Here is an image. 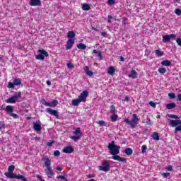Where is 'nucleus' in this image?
Returning <instances> with one entry per match:
<instances>
[{"mask_svg": "<svg viewBox=\"0 0 181 181\" xmlns=\"http://www.w3.org/2000/svg\"><path fill=\"white\" fill-rule=\"evenodd\" d=\"M10 115H11V117H13V118H16V119L19 118V115H16V113L11 112V113L10 114Z\"/></svg>", "mask_w": 181, "mask_h": 181, "instance_id": "44", "label": "nucleus"}, {"mask_svg": "<svg viewBox=\"0 0 181 181\" xmlns=\"http://www.w3.org/2000/svg\"><path fill=\"white\" fill-rule=\"evenodd\" d=\"M33 129L35 131H36V132H40V131H42V123L40 122V120H37L33 123Z\"/></svg>", "mask_w": 181, "mask_h": 181, "instance_id": "11", "label": "nucleus"}, {"mask_svg": "<svg viewBox=\"0 0 181 181\" xmlns=\"http://www.w3.org/2000/svg\"><path fill=\"white\" fill-rule=\"evenodd\" d=\"M144 124H146L147 126L152 125V121L151 120V118L147 117L146 120L143 121Z\"/></svg>", "mask_w": 181, "mask_h": 181, "instance_id": "28", "label": "nucleus"}, {"mask_svg": "<svg viewBox=\"0 0 181 181\" xmlns=\"http://www.w3.org/2000/svg\"><path fill=\"white\" fill-rule=\"evenodd\" d=\"M54 156H60V151L59 150H56L54 151Z\"/></svg>", "mask_w": 181, "mask_h": 181, "instance_id": "45", "label": "nucleus"}, {"mask_svg": "<svg viewBox=\"0 0 181 181\" xmlns=\"http://www.w3.org/2000/svg\"><path fill=\"white\" fill-rule=\"evenodd\" d=\"M166 169L168 172H172L173 168L172 167V165H169Z\"/></svg>", "mask_w": 181, "mask_h": 181, "instance_id": "52", "label": "nucleus"}, {"mask_svg": "<svg viewBox=\"0 0 181 181\" xmlns=\"http://www.w3.org/2000/svg\"><path fill=\"white\" fill-rule=\"evenodd\" d=\"M67 36L69 39H73V37H76V33L74 31H69L68 32Z\"/></svg>", "mask_w": 181, "mask_h": 181, "instance_id": "25", "label": "nucleus"}, {"mask_svg": "<svg viewBox=\"0 0 181 181\" xmlns=\"http://www.w3.org/2000/svg\"><path fill=\"white\" fill-rule=\"evenodd\" d=\"M110 119L112 122H115L118 119V115L113 113V115L110 117Z\"/></svg>", "mask_w": 181, "mask_h": 181, "instance_id": "29", "label": "nucleus"}, {"mask_svg": "<svg viewBox=\"0 0 181 181\" xmlns=\"http://www.w3.org/2000/svg\"><path fill=\"white\" fill-rule=\"evenodd\" d=\"M107 148L110 151V154L113 156L112 159H114V160H118L119 162H127V158L118 156L121 146H116L115 141H112V142L109 144Z\"/></svg>", "mask_w": 181, "mask_h": 181, "instance_id": "1", "label": "nucleus"}, {"mask_svg": "<svg viewBox=\"0 0 181 181\" xmlns=\"http://www.w3.org/2000/svg\"><path fill=\"white\" fill-rule=\"evenodd\" d=\"M30 6H40L42 5V1L40 0H30Z\"/></svg>", "mask_w": 181, "mask_h": 181, "instance_id": "15", "label": "nucleus"}, {"mask_svg": "<svg viewBox=\"0 0 181 181\" xmlns=\"http://www.w3.org/2000/svg\"><path fill=\"white\" fill-rule=\"evenodd\" d=\"M93 53H94L95 54H98V53H100V51H97V49H94L93 51Z\"/></svg>", "mask_w": 181, "mask_h": 181, "instance_id": "55", "label": "nucleus"}, {"mask_svg": "<svg viewBox=\"0 0 181 181\" xmlns=\"http://www.w3.org/2000/svg\"><path fill=\"white\" fill-rule=\"evenodd\" d=\"M87 177H88V179H91V178L94 177V175H87Z\"/></svg>", "mask_w": 181, "mask_h": 181, "instance_id": "57", "label": "nucleus"}, {"mask_svg": "<svg viewBox=\"0 0 181 181\" xmlns=\"http://www.w3.org/2000/svg\"><path fill=\"white\" fill-rule=\"evenodd\" d=\"M56 169H57V170H59V172L62 171V170H63V168H60V167H57Z\"/></svg>", "mask_w": 181, "mask_h": 181, "instance_id": "59", "label": "nucleus"}, {"mask_svg": "<svg viewBox=\"0 0 181 181\" xmlns=\"http://www.w3.org/2000/svg\"><path fill=\"white\" fill-rule=\"evenodd\" d=\"M77 47L80 49V50H86L87 49V45L83 44V43H79L77 45Z\"/></svg>", "mask_w": 181, "mask_h": 181, "instance_id": "23", "label": "nucleus"}, {"mask_svg": "<svg viewBox=\"0 0 181 181\" xmlns=\"http://www.w3.org/2000/svg\"><path fill=\"white\" fill-rule=\"evenodd\" d=\"M124 100L127 101V102L129 101V98L126 96L125 98H124Z\"/></svg>", "mask_w": 181, "mask_h": 181, "instance_id": "62", "label": "nucleus"}, {"mask_svg": "<svg viewBox=\"0 0 181 181\" xmlns=\"http://www.w3.org/2000/svg\"><path fill=\"white\" fill-rule=\"evenodd\" d=\"M176 35L170 34L163 36V43H169L170 42V39H175Z\"/></svg>", "mask_w": 181, "mask_h": 181, "instance_id": "10", "label": "nucleus"}, {"mask_svg": "<svg viewBox=\"0 0 181 181\" xmlns=\"http://www.w3.org/2000/svg\"><path fill=\"white\" fill-rule=\"evenodd\" d=\"M107 4L108 5H114L115 4V0H108Z\"/></svg>", "mask_w": 181, "mask_h": 181, "instance_id": "49", "label": "nucleus"}, {"mask_svg": "<svg viewBox=\"0 0 181 181\" xmlns=\"http://www.w3.org/2000/svg\"><path fill=\"white\" fill-rule=\"evenodd\" d=\"M83 70L86 74V76H89V77H91V76H93V74H94V73H93L91 71H90V68H88V66H85L83 68Z\"/></svg>", "mask_w": 181, "mask_h": 181, "instance_id": "17", "label": "nucleus"}, {"mask_svg": "<svg viewBox=\"0 0 181 181\" xmlns=\"http://www.w3.org/2000/svg\"><path fill=\"white\" fill-rule=\"evenodd\" d=\"M66 66H67L68 69H74V65H73V64H71V63L66 64Z\"/></svg>", "mask_w": 181, "mask_h": 181, "instance_id": "47", "label": "nucleus"}, {"mask_svg": "<svg viewBox=\"0 0 181 181\" xmlns=\"http://www.w3.org/2000/svg\"><path fill=\"white\" fill-rule=\"evenodd\" d=\"M64 153H73L74 148L72 146H66L63 149Z\"/></svg>", "mask_w": 181, "mask_h": 181, "instance_id": "16", "label": "nucleus"}, {"mask_svg": "<svg viewBox=\"0 0 181 181\" xmlns=\"http://www.w3.org/2000/svg\"><path fill=\"white\" fill-rule=\"evenodd\" d=\"M47 85L52 86V82H50V81H47Z\"/></svg>", "mask_w": 181, "mask_h": 181, "instance_id": "60", "label": "nucleus"}, {"mask_svg": "<svg viewBox=\"0 0 181 181\" xmlns=\"http://www.w3.org/2000/svg\"><path fill=\"white\" fill-rule=\"evenodd\" d=\"M57 179H62V180L69 181V180L64 175L57 176Z\"/></svg>", "mask_w": 181, "mask_h": 181, "instance_id": "37", "label": "nucleus"}, {"mask_svg": "<svg viewBox=\"0 0 181 181\" xmlns=\"http://www.w3.org/2000/svg\"><path fill=\"white\" fill-rule=\"evenodd\" d=\"M155 53L157 56H158V57H162V56H164L165 55V52H162V51H160L158 49H156L155 51Z\"/></svg>", "mask_w": 181, "mask_h": 181, "instance_id": "30", "label": "nucleus"}, {"mask_svg": "<svg viewBox=\"0 0 181 181\" xmlns=\"http://www.w3.org/2000/svg\"><path fill=\"white\" fill-rule=\"evenodd\" d=\"M149 105L153 107V108H156V103H153V101L149 102Z\"/></svg>", "mask_w": 181, "mask_h": 181, "instance_id": "46", "label": "nucleus"}, {"mask_svg": "<svg viewBox=\"0 0 181 181\" xmlns=\"http://www.w3.org/2000/svg\"><path fill=\"white\" fill-rule=\"evenodd\" d=\"M47 112H48V114H51V115H54V117H56V118H59V112H57L56 110L47 108Z\"/></svg>", "mask_w": 181, "mask_h": 181, "instance_id": "13", "label": "nucleus"}, {"mask_svg": "<svg viewBox=\"0 0 181 181\" xmlns=\"http://www.w3.org/2000/svg\"><path fill=\"white\" fill-rule=\"evenodd\" d=\"M0 131L2 132L5 131V123H4V122H0Z\"/></svg>", "mask_w": 181, "mask_h": 181, "instance_id": "33", "label": "nucleus"}, {"mask_svg": "<svg viewBox=\"0 0 181 181\" xmlns=\"http://www.w3.org/2000/svg\"><path fill=\"white\" fill-rule=\"evenodd\" d=\"M38 53L40 54L36 56L35 58L37 60H45V57H49V53L45 49H39Z\"/></svg>", "mask_w": 181, "mask_h": 181, "instance_id": "8", "label": "nucleus"}, {"mask_svg": "<svg viewBox=\"0 0 181 181\" xmlns=\"http://www.w3.org/2000/svg\"><path fill=\"white\" fill-rule=\"evenodd\" d=\"M99 127H104L105 125V122H104L103 120H100L98 122Z\"/></svg>", "mask_w": 181, "mask_h": 181, "instance_id": "38", "label": "nucleus"}, {"mask_svg": "<svg viewBox=\"0 0 181 181\" xmlns=\"http://www.w3.org/2000/svg\"><path fill=\"white\" fill-rule=\"evenodd\" d=\"M146 149H148V147L146 146V145H143L141 146V153H145V152H146Z\"/></svg>", "mask_w": 181, "mask_h": 181, "instance_id": "35", "label": "nucleus"}, {"mask_svg": "<svg viewBox=\"0 0 181 181\" xmlns=\"http://www.w3.org/2000/svg\"><path fill=\"white\" fill-rule=\"evenodd\" d=\"M43 105H46V107H52V105L50 104V103H48L46 100H44L42 102Z\"/></svg>", "mask_w": 181, "mask_h": 181, "instance_id": "40", "label": "nucleus"}, {"mask_svg": "<svg viewBox=\"0 0 181 181\" xmlns=\"http://www.w3.org/2000/svg\"><path fill=\"white\" fill-rule=\"evenodd\" d=\"M161 65L168 67L169 66H172V62L169 60H164L161 62Z\"/></svg>", "mask_w": 181, "mask_h": 181, "instance_id": "22", "label": "nucleus"}, {"mask_svg": "<svg viewBox=\"0 0 181 181\" xmlns=\"http://www.w3.org/2000/svg\"><path fill=\"white\" fill-rule=\"evenodd\" d=\"M170 173H161V176H163V177H164V178L168 177V176H170Z\"/></svg>", "mask_w": 181, "mask_h": 181, "instance_id": "43", "label": "nucleus"}, {"mask_svg": "<svg viewBox=\"0 0 181 181\" xmlns=\"http://www.w3.org/2000/svg\"><path fill=\"white\" fill-rule=\"evenodd\" d=\"M115 106L114 105H112L110 106V112H112V114H115Z\"/></svg>", "mask_w": 181, "mask_h": 181, "instance_id": "36", "label": "nucleus"}, {"mask_svg": "<svg viewBox=\"0 0 181 181\" xmlns=\"http://www.w3.org/2000/svg\"><path fill=\"white\" fill-rule=\"evenodd\" d=\"M82 9H83V11H90V5H88L87 4H83Z\"/></svg>", "mask_w": 181, "mask_h": 181, "instance_id": "31", "label": "nucleus"}, {"mask_svg": "<svg viewBox=\"0 0 181 181\" xmlns=\"http://www.w3.org/2000/svg\"><path fill=\"white\" fill-rule=\"evenodd\" d=\"M168 117H169V118H174L175 119H177V118H179L176 115H168Z\"/></svg>", "mask_w": 181, "mask_h": 181, "instance_id": "41", "label": "nucleus"}, {"mask_svg": "<svg viewBox=\"0 0 181 181\" xmlns=\"http://www.w3.org/2000/svg\"><path fill=\"white\" fill-rule=\"evenodd\" d=\"M176 42L177 43L178 46H181V39L177 38Z\"/></svg>", "mask_w": 181, "mask_h": 181, "instance_id": "51", "label": "nucleus"}, {"mask_svg": "<svg viewBox=\"0 0 181 181\" xmlns=\"http://www.w3.org/2000/svg\"><path fill=\"white\" fill-rule=\"evenodd\" d=\"M110 165L107 160H104L102 163V165L98 167L99 170L103 172H110Z\"/></svg>", "mask_w": 181, "mask_h": 181, "instance_id": "9", "label": "nucleus"}, {"mask_svg": "<svg viewBox=\"0 0 181 181\" xmlns=\"http://www.w3.org/2000/svg\"><path fill=\"white\" fill-rule=\"evenodd\" d=\"M120 62H124V57H120Z\"/></svg>", "mask_w": 181, "mask_h": 181, "instance_id": "63", "label": "nucleus"}, {"mask_svg": "<svg viewBox=\"0 0 181 181\" xmlns=\"http://www.w3.org/2000/svg\"><path fill=\"white\" fill-rule=\"evenodd\" d=\"M133 153H134V151H132V148H127L124 150V153H126V155H127L128 156H131V155H132Z\"/></svg>", "mask_w": 181, "mask_h": 181, "instance_id": "21", "label": "nucleus"}, {"mask_svg": "<svg viewBox=\"0 0 181 181\" xmlns=\"http://www.w3.org/2000/svg\"><path fill=\"white\" fill-rule=\"evenodd\" d=\"M98 56L99 57V59H102L103 56L101 55V52H99L98 54Z\"/></svg>", "mask_w": 181, "mask_h": 181, "instance_id": "56", "label": "nucleus"}, {"mask_svg": "<svg viewBox=\"0 0 181 181\" xmlns=\"http://www.w3.org/2000/svg\"><path fill=\"white\" fill-rule=\"evenodd\" d=\"M180 131H181V125H179V126H177V127L175 128V134H176V132H180Z\"/></svg>", "mask_w": 181, "mask_h": 181, "instance_id": "48", "label": "nucleus"}, {"mask_svg": "<svg viewBox=\"0 0 181 181\" xmlns=\"http://www.w3.org/2000/svg\"><path fill=\"white\" fill-rule=\"evenodd\" d=\"M158 73H160L161 74H165L166 73V68H159L158 69Z\"/></svg>", "mask_w": 181, "mask_h": 181, "instance_id": "34", "label": "nucleus"}, {"mask_svg": "<svg viewBox=\"0 0 181 181\" xmlns=\"http://www.w3.org/2000/svg\"><path fill=\"white\" fill-rule=\"evenodd\" d=\"M178 101H181V94L177 95Z\"/></svg>", "mask_w": 181, "mask_h": 181, "instance_id": "61", "label": "nucleus"}, {"mask_svg": "<svg viewBox=\"0 0 181 181\" xmlns=\"http://www.w3.org/2000/svg\"><path fill=\"white\" fill-rule=\"evenodd\" d=\"M53 144H54V141H50L47 143V146H53Z\"/></svg>", "mask_w": 181, "mask_h": 181, "instance_id": "53", "label": "nucleus"}, {"mask_svg": "<svg viewBox=\"0 0 181 181\" xmlns=\"http://www.w3.org/2000/svg\"><path fill=\"white\" fill-rule=\"evenodd\" d=\"M74 45V40L73 39H69L66 42V50H70L73 47V45Z\"/></svg>", "mask_w": 181, "mask_h": 181, "instance_id": "14", "label": "nucleus"}, {"mask_svg": "<svg viewBox=\"0 0 181 181\" xmlns=\"http://www.w3.org/2000/svg\"><path fill=\"white\" fill-rule=\"evenodd\" d=\"M6 110L7 112H8L11 115V114H12V112H13V106L8 105V106H6Z\"/></svg>", "mask_w": 181, "mask_h": 181, "instance_id": "26", "label": "nucleus"}, {"mask_svg": "<svg viewBox=\"0 0 181 181\" xmlns=\"http://www.w3.org/2000/svg\"><path fill=\"white\" fill-rule=\"evenodd\" d=\"M111 19H112V16H108V17H107V21L109 22V23H111Z\"/></svg>", "mask_w": 181, "mask_h": 181, "instance_id": "54", "label": "nucleus"}, {"mask_svg": "<svg viewBox=\"0 0 181 181\" xmlns=\"http://www.w3.org/2000/svg\"><path fill=\"white\" fill-rule=\"evenodd\" d=\"M74 136H71L70 138L74 142H77L81 138V129L80 127L76 128L75 131L73 132Z\"/></svg>", "mask_w": 181, "mask_h": 181, "instance_id": "6", "label": "nucleus"}, {"mask_svg": "<svg viewBox=\"0 0 181 181\" xmlns=\"http://www.w3.org/2000/svg\"><path fill=\"white\" fill-rule=\"evenodd\" d=\"M139 121H141V119L138 118V115L133 114L132 115V120L130 121L129 119H124V122H126V124H129L131 128H135L136 125L139 124Z\"/></svg>", "mask_w": 181, "mask_h": 181, "instance_id": "5", "label": "nucleus"}, {"mask_svg": "<svg viewBox=\"0 0 181 181\" xmlns=\"http://www.w3.org/2000/svg\"><path fill=\"white\" fill-rule=\"evenodd\" d=\"M175 15L180 16L181 15V10L180 8H176L175 10Z\"/></svg>", "mask_w": 181, "mask_h": 181, "instance_id": "42", "label": "nucleus"}, {"mask_svg": "<svg viewBox=\"0 0 181 181\" xmlns=\"http://www.w3.org/2000/svg\"><path fill=\"white\" fill-rule=\"evenodd\" d=\"M129 77L131 78H137L138 77V74L136 73V71L135 70H132L131 74L129 75Z\"/></svg>", "mask_w": 181, "mask_h": 181, "instance_id": "20", "label": "nucleus"}, {"mask_svg": "<svg viewBox=\"0 0 181 181\" xmlns=\"http://www.w3.org/2000/svg\"><path fill=\"white\" fill-rule=\"evenodd\" d=\"M175 107H176V104L173 103H168L166 105V108H168V110H173Z\"/></svg>", "mask_w": 181, "mask_h": 181, "instance_id": "24", "label": "nucleus"}, {"mask_svg": "<svg viewBox=\"0 0 181 181\" xmlns=\"http://www.w3.org/2000/svg\"><path fill=\"white\" fill-rule=\"evenodd\" d=\"M115 73V69L114 66H110L107 69V74H110V76H114Z\"/></svg>", "mask_w": 181, "mask_h": 181, "instance_id": "19", "label": "nucleus"}, {"mask_svg": "<svg viewBox=\"0 0 181 181\" xmlns=\"http://www.w3.org/2000/svg\"><path fill=\"white\" fill-rule=\"evenodd\" d=\"M178 125H181V120L180 119H176V120H173L170 119L169 122V126L172 127H177Z\"/></svg>", "mask_w": 181, "mask_h": 181, "instance_id": "12", "label": "nucleus"}, {"mask_svg": "<svg viewBox=\"0 0 181 181\" xmlns=\"http://www.w3.org/2000/svg\"><path fill=\"white\" fill-rule=\"evenodd\" d=\"M88 95V91H83L77 99L73 100L71 101L72 105L76 107L79 105L81 103H86L87 101V96Z\"/></svg>", "mask_w": 181, "mask_h": 181, "instance_id": "4", "label": "nucleus"}, {"mask_svg": "<svg viewBox=\"0 0 181 181\" xmlns=\"http://www.w3.org/2000/svg\"><path fill=\"white\" fill-rule=\"evenodd\" d=\"M13 170H15V165H12L8 167V173H5L4 175L8 179H18V180H22V181H28V179L25 177L23 175H16L13 174Z\"/></svg>", "mask_w": 181, "mask_h": 181, "instance_id": "2", "label": "nucleus"}, {"mask_svg": "<svg viewBox=\"0 0 181 181\" xmlns=\"http://www.w3.org/2000/svg\"><path fill=\"white\" fill-rule=\"evenodd\" d=\"M151 138L154 140V141H159L160 139L159 138V133L158 132H153L151 134Z\"/></svg>", "mask_w": 181, "mask_h": 181, "instance_id": "18", "label": "nucleus"}, {"mask_svg": "<svg viewBox=\"0 0 181 181\" xmlns=\"http://www.w3.org/2000/svg\"><path fill=\"white\" fill-rule=\"evenodd\" d=\"M22 98V93L21 92H18V94H16L11 98L7 99L6 100V103H7V104H15L16 101H18V100H19V98Z\"/></svg>", "mask_w": 181, "mask_h": 181, "instance_id": "7", "label": "nucleus"}, {"mask_svg": "<svg viewBox=\"0 0 181 181\" xmlns=\"http://www.w3.org/2000/svg\"><path fill=\"white\" fill-rule=\"evenodd\" d=\"M101 35L103 36V37H105V36H107V33L103 32L101 33Z\"/></svg>", "mask_w": 181, "mask_h": 181, "instance_id": "58", "label": "nucleus"}, {"mask_svg": "<svg viewBox=\"0 0 181 181\" xmlns=\"http://www.w3.org/2000/svg\"><path fill=\"white\" fill-rule=\"evenodd\" d=\"M13 83L14 86H21V84H22V81H21V78H15Z\"/></svg>", "mask_w": 181, "mask_h": 181, "instance_id": "27", "label": "nucleus"}, {"mask_svg": "<svg viewBox=\"0 0 181 181\" xmlns=\"http://www.w3.org/2000/svg\"><path fill=\"white\" fill-rule=\"evenodd\" d=\"M88 181H95V180H94V179H90V180H89Z\"/></svg>", "mask_w": 181, "mask_h": 181, "instance_id": "64", "label": "nucleus"}, {"mask_svg": "<svg viewBox=\"0 0 181 181\" xmlns=\"http://www.w3.org/2000/svg\"><path fill=\"white\" fill-rule=\"evenodd\" d=\"M168 96L170 97V98H172L173 100L176 98V95H175V93H169Z\"/></svg>", "mask_w": 181, "mask_h": 181, "instance_id": "50", "label": "nucleus"}, {"mask_svg": "<svg viewBox=\"0 0 181 181\" xmlns=\"http://www.w3.org/2000/svg\"><path fill=\"white\" fill-rule=\"evenodd\" d=\"M49 104L51 105L50 107H56L57 106V104H59V101H57V100H54L52 103H49Z\"/></svg>", "mask_w": 181, "mask_h": 181, "instance_id": "32", "label": "nucleus"}, {"mask_svg": "<svg viewBox=\"0 0 181 181\" xmlns=\"http://www.w3.org/2000/svg\"><path fill=\"white\" fill-rule=\"evenodd\" d=\"M42 160L47 168L45 169V173L47 175V177H49V179H52L53 175H54V172H53V170L52 169L51 166L52 161L47 157H43Z\"/></svg>", "mask_w": 181, "mask_h": 181, "instance_id": "3", "label": "nucleus"}, {"mask_svg": "<svg viewBox=\"0 0 181 181\" xmlns=\"http://www.w3.org/2000/svg\"><path fill=\"white\" fill-rule=\"evenodd\" d=\"M7 87L8 88H13L15 87V84H13V82H8Z\"/></svg>", "mask_w": 181, "mask_h": 181, "instance_id": "39", "label": "nucleus"}]
</instances>
